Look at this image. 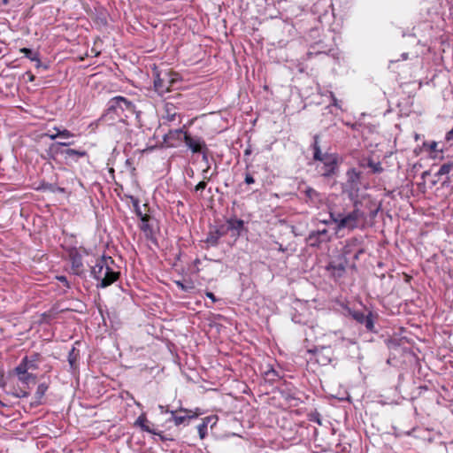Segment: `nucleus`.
Here are the masks:
<instances>
[{"label":"nucleus","mask_w":453,"mask_h":453,"mask_svg":"<svg viewBox=\"0 0 453 453\" xmlns=\"http://www.w3.org/2000/svg\"><path fill=\"white\" fill-rule=\"evenodd\" d=\"M57 279L59 281L63 282L65 285L66 288H70L69 282H68V280H67L65 276H57Z\"/></svg>","instance_id":"79ce46f5"},{"label":"nucleus","mask_w":453,"mask_h":453,"mask_svg":"<svg viewBox=\"0 0 453 453\" xmlns=\"http://www.w3.org/2000/svg\"><path fill=\"white\" fill-rule=\"evenodd\" d=\"M380 210V205H378L375 209L371 210L370 218L374 219L377 216V213Z\"/></svg>","instance_id":"a19ab883"},{"label":"nucleus","mask_w":453,"mask_h":453,"mask_svg":"<svg viewBox=\"0 0 453 453\" xmlns=\"http://www.w3.org/2000/svg\"><path fill=\"white\" fill-rule=\"evenodd\" d=\"M67 142V140H65V142Z\"/></svg>","instance_id":"4d7b16f0"},{"label":"nucleus","mask_w":453,"mask_h":453,"mask_svg":"<svg viewBox=\"0 0 453 453\" xmlns=\"http://www.w3.org/2000/svg\"><path fill=\"white\" fill-rule=\"evenodd\" d=\"M26 75H27V77H28V81H30V82L34 81H35V75H34L30 71H27V72L26 73Z\"/></svg>","instance_id":"49530a36"},{"label":"nucleus","mask_w":453,"mask_h":453,"mask_svg":"<svg viewBox=\"0 0 453 453\" xmlns=\"http://www.w3.org/2000/svg\"><path fill=\"white\" fill-rule=\"evenodd\" d=\"M224 226L226 227V234L229 231H232L233 235L239 236L244 228V221L236 218H231L226 220V223L224 224Z\"/></svg>","instance_id":"6ab92c4d"},{"label":"nucleus","mask_w":453,"mask_h":453,"mask_svg":"<svg viewBox=\"0 0 453 453\" xmlns=\"http://www.w3.org/2000/svg\"><path fill=\"white\" fill-rule=\"evenodd\" d=\"M307 351L313 356V358L311 357L310 360L314 359L320 365L325 366L332 362L333 351L329 347L314 348Z\"/></svg>","instance_id":"9b49d317"},{"label":"nucleus","mask_w":453,"mask_h":453,"mask_svg":"<svg viewBox=\"0 0 453 453\" xmlns=\"http://www.w3.org/2000/svg\"><path fill=\"white\" fill-rule=\"evenodd\" d=\"M174 283L178 288H180L184 292L190 293L195 289L194 282L190 279L183 280H175Z\"/></svg>","instance_id":"393cba45"},{"label":"nucleus","mask_w":453,"mask_h":453,"mask_svg":"<svg viewBox=\"0 0 453 453\" xmlns=\"http://www.w3.org/2000/svg\"><path fill=\"white\" fill-rule=\"evenodd\" d=\"M184 142L193 153H198L203 149H206V143L201 137H193L188 133L184 135Z\"/></svg>","instance_id":"2eb2a0df"},{"label":"nucleus","mask_w":453,"mask_h":453,"mask_svg":"<svg viewBox=\"0 0 453 453\" xmlns=\"http://www.w3.org/2000/svg\"><path fill=\"white\" fill-rule=\"evenodd\" d=\"M8 3H9V0H3L4 4H8Z\"/></svg>","instance_id":"6e6d98bb"},{"label":"nucleus","mask_w":453,"mask_h":453,"mask_svg":"<svg viewBox=\"0 0 453 453\" xmlns=\"http://www.w3.org/2000/svg\"><path fill=\"white\" fill-rule=\"evenodd\" d=\"M207 186L206 180L200 181L195 188L194 192L198 195L199 197H203V192Z\"/></svg>","instance_id":"2f4dec72"},{"label":"nucleus","mask_w":453,"mask_h":453,"mask_svg":"<svg viewBox=\"0 0 453 453\" xmlns=\"http://www.w3.org/2000/svg\"><path fill=\"white\" fill-rule=\"evenodd\" d=\"M79 356V350L73 347L68 353V362L70 364L71 368L75 369L77 367Z\"/></svg>","instance_id":"bb28decb"},{"label":"nucleus","mask_w":453,"mask_h":453,"mask_svg":"<svg viewBox=\"0 0 453 453\" xmlns=\"http://www.w3.org/2000/svg\"><path fill=\"white\" fill-rule=\"evenodd\" d=\"M367 167L372 169V173H381L383 172L380 162H374L372 158H367Z\"/></svg>","instance_id":"c756f323"},{"label":"nucleus","mask_w":453,"mask_h":453,"mask_svg":"<svg viewBox=\"0 0 453 453\" xmlns=\"http://www.w3.org/2000/svg\"><path fill=\"white\" fill-rule=\"evenodd\" d=\"M20 52L25 55L26 58H29L31 61L37 60L38 52H34L32 50L28 48L20 49Z\"/></svg>","instance_id":"7c9ffc66"},{"label":"nucleus","mask_w":453,"mask_h":453,"mask_svg":"<svg viewBox=\"0 0 453 453\" xmlns=\"http://www.w3.org/2000/svg\"><path fill=\"white\" fill-rule=\"evenodd\" d=\"M187 132H184L182 128L170 130L163 137L164 143L166 147H177L175 142L184 141V135Z\"/></svg>","instance_id":"4468645a"},{"label":"nucleus","mask_w":453,"mask_h":453,"mask_svg":"<svg viewBox=\"0 0 453 453\" xmlns=\"http://www.w3.org/2000/svg\"><path fill=\"white\" fill-rule=\"evenodd\" d=\"M133 205H134V209H139V206H140V205H139V201H138V199H134V200H133Z\"/></svg>","instance_id":"864d4df0"},{"label":"nucleus","mask_w":453,"mask_h":453,"mask_svg":"<svg viewBox=\"0 0 453 453\" xmlns=\"http://www.w3.org/2000/svg\"><path fill=\"white\" fill-rule=\"evenodd\" d=\"M306 203H310L313 206H319L322 203V196L319 192L311 187H307L304 190Z\"/></svg>","instance_id":"aec40b11"},{"label":"nucleus","mask_w":453,"mask_h":453,"mask_svg":"<svg viewBox=\"0 0 453 453\" xmlns=\"http://www.w3.org/2000/svg\"><path fill=\"white\" fill-rule=\"evenodd\" d=\"M54 130L56 131L55 134H46L50 139L56 140L57 138H71L74 136V134L70 132L68 129H60L58 127H54Z\"/></svg>","instance_id":"b1692460"},{"label":"nucleus","mask_w":453,"mask_h":453,"mask_svg":"<svg viewBox=\"0 0 453 453\" xmlns=\"http://www.w3.org/2000/svg\"><path fill=\"white\" fill-rule=\"evenodd\" d=\"M147 418L144 415H141L138 417V418L135 421V425L139 426L142 431L148 432L152 434H157V433L152 429L149 426L146 425Z\"/></svg>","instance_id":"a878e982"},{"label":"nucleus","mask_w":453,"mask_h":453,"mask_svg":"<svg viewBox=\"0 0 453 453\" xmlns=\"http://www.w3.org/2000/svg\"><path fill=\"white\" fill-rule=\"evenodd\" d=\"M349 265V261L337 256L326 265V270L329 273L331 278L334 280H338L345 275L346 268Z\"/></svg>","instance_id":"0eeeda50"},{"label":"nucleus","mask_w":453,"mask_h":453,"mask_svg":"<svg viewBox=\"0 0 453 453\" xmlns=\"http://www.w3.org/2000/svg\"><path fill=\"white\" fill-rule=\"evenodd\" d=\"M19 380H23V381H25V382H28L30 380H32L33 381H35V376H33L32 374H31V377H27V376H25V375H21V376H19Z\"/></svg>","instance_id":"37998d69"},{"label":"nucleus","mask_w":453,"mask_h":453,"mask_svg":"<svg viewBox=\"0 0 453 453\" xmlns=\"http://www.w3.org/2000/svg\"><path fill=\"white\" fill-rule=\"evenodd\" d=\"M37 357H38V354H35V358L33 360H30V361L27 360L28 369L35 368V365L34 363L36 361Z\"/></svg>","instance_id":"a18cd8bd"},{"label":"nucleus","mask_w":453,"mask_h":453,"mask_svg":"<svg viewBox=\"0 0 453 453\" xmlns=\"http://www.w3.org/2000/svg\"><path fill=\"white\" fill-rule=\"evenodd\" d=\"M245 183L247 184H253L255 182V179L250 173H246L245 175Z\"/></svg>","instance_id":"ea45409f"},{"label":"nucleus","mask_w":453,"mask_h":453,"mask_svg":"<svg viewBox=\"0 0 453 453\" xmlns=\"http://www.w3.org/2000/svg\"><path fill=\"white\" fill-rule=\"evenodd\" d=\"M141 229L145 233L146 236L152 235L153 234V227L150 224V221H142Z\"/></svg>","instance_id":"72a5a7b5"},{"label":"nucleus","mask_w":453,"mask_h":453,"mask_svg":"<svg viewBox=\"0 0 453 453\" xmlns=\"http://www.w3.org/2000/svg\"><path fill=\"white\" fill-rule=\"evenodd\" d=\"M319 161L323 164L320 170L321 176L329 178L338 173L340 161L337 154L326 152Z\"/></svg>","instance_id":"423d86ee"},{"label":"nucleus","mask_w":453,"mask_h":453,"mask_svg":"<svg viewBox=\"0 0 453 453\" xmlns=\"http://www.w3.org/2000/svg\"><path fill=\"white\" fill-rule=\"evenodd\" d=\"M359 165L364 168L367 167V159H362L359 163Z\"/></svg>","instance_id":"603ef678"},{"label":"nucleus","mask_w":453,"mask_h":453,"mask_svg":"<svg viewBox=\"0 0 453 453\" xmlns=\"http://www.w3.org/2000/svg\"><path fill=\"white\" fill-rule=\"evenodd\" d=\"M208 151H209V150L206 147V149H203V150L199 152V153L203 154V159L205 160V161H207V153H208Z\"/></svg>","instance_id":"de8ad7c7"},{"label":"nucleus","mask_w":453,"mask_h":453,"mask_svg":"<svg viewBox=\"0 0 453 453\" xmlns=\"http://www.w3.org/2000/svg\"><path fill=\"white\" fill-rule=\"evenodd\" d=\"M112 264L114 260L111 257L96 258L95 265L91 266V275L97 280L96 288H107L119 280L120 273L111 267Z\"/></svg>","instance_id":"f03ea898"},{"label":"nucleus","mask_w":453,"mask_h":453,"mask_svg":"<svg viewBox=\"0 0 453 453\" xmlns=\"http://www.w3.org/2000/svg\"><path fill=\"white\" fill-rule=\"evenodd\" d=\"M332 235L326 228L310 232L306 238V243L312 248H319L322 243L331 242Z\"/></svg>","instance_id":"1a4fd4ad"},{"label":"nucleus","mask_w":453,"mask_h":453,"mask_svg":"<svg viewBox=\"0 0 453 453\" xmlns=\"http://www.w3.org/2000/svg\"><path fill=\"white\" fill-rule=\"evenodd\" d=\"M48 384L46 383H41L38 385L37 389L35 394V402L31 403V406L36 407L40 404H42V399L44 396L46 391L48 390Z\"/></svg>","instance_id":"412c9836"},{"label":"nucleus","mask_w":453,"mask_h":453,"mask_svg":"<svg viewBox=\"0 0 453 453\" xmlns=\"http://www.w3.org/2000/svg\"><path fill=\"white\" fill-rule=\"evenodd\" d=\"M141 111H137L134 104L122 96L111 98L107 103V108L104 114V118L111 120L118 119L125 122L130 116L135 114L139 118Z\"/></svg>","instance_id":"f257e3e1"},{"label":"nucleus","mask_w":453,"mask_h":453,"mask_svg":"<svg viewBox=\"0 0 453 453\" xmlns=\"http://www.w3.org/2000/svg\"><path fill=\"white\" fill-rule=\"evenodd\" d=\"M346 177L347 180L342 188L344 192H348L349 196H352L359 190L361 172L357 171L355 168L349 169L346 173Z\"/></svg>","instance_id":"6e6552de"},{"label":"nucleus","mask_w":453,"mask_h":453,"mask_svg":"<svg viewBox=\"0 0 453 453\" xmlns=\"http://www.w3.org/2000/svg\"><path fill=\"white\" fill-rule=\"evenodd\" d=\"M207 427L208 426H206L205 423H201L197 426V430H198V434H199V437L201 439H204L206 434H207Z\"/></svg>","instance_id":"c9c22d12"},{"label":"nucleus","mask_w":453,"mask_h":453,"mask_svg":"<svg viewBox=\"0 0 453 453\" xmlns=\"http://www.w3.org/2000/svg\"><path fill=\"white\" fill-rule=\"evenodd\" d=\"M265 378L267 381L274 383L275 381L280 379V375L276 370H274L273 368H270L265 372Z\"/></svg>","instance_id":"cd10ccee"},{"label":"nucleus","mask_w":453,"mask_h":453,"mask_svg":"<svg viewBox=\"0 0 453 453\" xmlns=\"http://www.w3.org/2000/svg\"><path fill=\"white\" fill-rule=\"evenodd\" d=\"M205 296L210 298L213 303L217 302L218 299L216 298L215 295L212 292L207 291L205 293Z\"/></svg>","instance_id":"c03bdc74"},{"label":"nucleus","mask_w":453,"mask_h":453,"mask_svg":"<svg viewBox=\"0 0 453 453\" xmlns=\"http://www.w3.org/2000/svg\"><path fill=\"white\" fill-rule=\"evenodd\" d=\"M365 252L362 247L357 248V250L353 253V261L349 264V266L355 269L356 268V261L359 259V256Z\"/></svg>","instance_id":"f704fd0d"},{"label":"nucleus","mask_w":453,"mask_h":453,"mask_svg":"<svg viewBox=\"0 0 453 453\" xmlns=\"http://www.w3.org/2000/svg\"><path fill=\"white\" fill-rule=\"evenodd\" d=\"M217 417L215 416H208V417H205L203 419V423H205L206 426L210 425L211 424V426L212 427L216 423H217Z\"/></svg>","instance_id":"e433bc0d"},{"label":"nucleus","mask_w":453,"mask_h":453,"mask_svg":"<svg viewBox=\"0 0 453 453\" xmlns=\"http://www.w3.org/2000/svg\"><path fill=\"white\" fill-rule=\"evenodd\" d=\"M321 222L325 225H328L330 223H334V221L331 220V217L329 216V219L321 220Z\"/></svg>","instance_id":"5fc2aeb1"},{"label":"nucleus","mask_w":453,"mask_h":453,"mask_svg":"<svg viewBox=\"0 0 453 453\" xmlns=\"http://www.w3.org/2000/svg\"><path fill=\"white\" fill-rule=\"evenodd\" d=\"M165 411L171 413L172 417L170 420L173 421L175 426L188 424L192 418H195L200 415L199 412L183 408H180L178 411L165 410Z\"/></svg>","instance_id":"9d476101"},{"label":"nucleus","mask_w":453,"mask_h":453,"mask_svg":"<svg viewBox=\"0 0 453 453\" xmlns=\"http://www.w3.org/2000/svg\"><path fill=\"white\" fill-rule=\"evenodd\" d=\"M348 313L357 323L364 325L368 332L377 333L375 329V321L378 319V314L373 313L372 311L366 308L364 311L349 308Z\"/></svg>","instance_id":"39448f33"},{"label":"nucleus","mask_w":453,"mask_h":453,"mask_svg":"<svg viewBox=\"0 0 453 453\" xmlns=\"http://www.w3.org/2000/svg\"><path fill=\"white\" fill-rule=\"evenodd\" d=\"M453 167V163H446L441 165L437 174L438 175H444L449 173Z\"/></svg>","instance_id":"473e14b6"},{"label":"nucleus","mask_w":453,"mask_h":453,"mask_svg":"<svg viewBox=\"0 0 453 453\" xmlns=\"http://www.w3.org/2000/svg\"><path fill=\"white\" fill-rule=\"evenodd\" d=\"M430 150H433V151H436L437 150V142H432L430 146H429Z\"/></svg>","instance_id":"09e8293b"},{"label":"nucleus","mask_w":453,"mask_h":453,"mask_svg":"<svg viewBox=\"0 0 453 453\" xmlns=\"http://www.w3.org/2000/svg\"><path fill=\"white\" fill-rule=\"evenodd\" d=\"M36 64H35V67L36 68H39L42 66V62L40 60V58H39V54L37 55V60H34Z\"/></svg>","instance_id":"3c124183"},{"label":"nucleus","mask_w":453,"mask_h":453,"mask_svg":"<svg viewBox=\"0 0 453 453\" xmlns=\"http://www.w3.org/2000/svg\"><path fill=\"white\" fill-rule=\"evenodd\" d=\"M252 152L251 146L249 145L247 149L244 150V156H250Z\"/></svg>","instance_id":"8fccbe9b"},{"label":"nucleus","mask_w":453,"mask_h":453,"mask_svg":"<svg viewBox=\"0 0 453 453\" xmlns=\"http://www.w3.org/2000/svg\"><path fill=\"white\" fill-rule=\"evenodd\" d=\"M360 247H362L360 240L357 237H352L346 241L342 253L338 257H344L347 261H349V256L353 255L357 249Z\"/></svg>","instance_id":"f3484780"},{"label":"nucleus","mask_w":453,"mask_h":453,"mask_svg":"<svg viewBox=\"0 0 453 453\" xmlns=\"http://www.w3.org/2000/svg\"><path fill=\"white\" fill-rule=\"evenodd\" d=\"M226 234V227L224 225H220L219 226L214 227L213 229H211L208 236L206 238V242L211 244V246H216L219 243V240L225 236Z\"/></svg>","instance_id":"a211bd4d"},{"label":"nucleus","mask_w":453,"mask_h":453,"mask_svg":"<svg viewBox=\"0 0 453 453\" xmlns=\"http://www.w3.org/2000/svg\"><path fill=\"white\" fill-rule=\"evenodd\" d=\"M357 202H355L354 209L347 214L330 211L331 220L335 224L336 232L343 229L353 231L359 227V222L361 219H365V215L364 211L357 207Z\"/></svg>","instance_id":"7ed1b4c3"},{"label":"nucleus","mask_w":453,"mask_h":453,"mask_svg":"<svg viewBox=\"0 0 453 453\" xmlns=\"http://www.w3.org/2000/svg\"><path fill=\"white\" fill-rule=\"evenodd\" d=\"M84 157H88L87 150L67 148L65 155L63 157V161L65 165H70L72 164L78 163L81 158Z\"/></svg>","instance_id":"ddd939ff"},{"label":"nucleus","mask_w":453,"mask_h":453,"mask_svg":"<svg viewBox=\"0 0 453 453\" xmlns=\"http://www.w3.org/2000/svg\"><path fill=\"white\" fill-rule=\"evenodd\" d=\"M72 271L75 275L83 276L85 270L82 263V256L76 250H73L69 254Z\"/></svg>","instance_id":"dca6fc26"},{"label":"nucleus","mask_w":453,"mask_h":453,"mask_svg":"<svg viewBox=\"0 0 453 453\" xmlns=\"http://www.w3.org/2000/svg\"><path fill=\"white\" fill-rule=\"evenodd\" d=\"M181 81L180 76L177 73L165 71L156 72L154 78V89L155 91L163 96L166 92L179 88L178 83Z\"/></svg>","instance_id":"20e7f679"},{"label":"nucleus","mask_w":453,"mask_h":453,"mask_svg":"<svg viewBox=\"0 0 453 453\" xmlns=\"http://www.w3.org/2000/svg\"><path fill=\"white\" fill-rule=\"evenodd\" d=\"M209 170H210V166H207V168L203 171V180L209 181L211 179L213 174L208 176L209 175V173H208Z\"/></svg>","instance_id":"58836bf2"},{"label":"nucleus","mask_w":453,"mask_h":453,"mask_svg":"<svg viewBox=\"0 0 453 453\" xmlns=\"http://www.w3.org/2000/svg\"><path fill=\"white\" fill-rule=\"evenodd\" d=\"M73 144V142H53L51 143L48 150H46V158L49 160L58 161V157H61L62 158L65 155L66 149L65 147H69L70 145Z\"/></svg>","instance_id":"f8f14e48"},{"label":"nucleus","mask_w":453,"mask_h":453,"mask_svg":"<svg viewBox=\"0 0 453 453\" xmlns=\"http://www.w3.org/2000/svg\"><path fill=\"white\" fill-rule=\"evenodd\" d=\"M134 210H135V212H136L137 216L140 218L141 221L147 222V221L150 220V216L148 215V214H143L142 212L140 207H139V209H134Z\"/></svg>","instance_id":"4c0bfd02"},{"label":"nucleus","mask_w":453,"mask_h":453,"mask_svg":"<svg viewBox=\"0 0 453 453\" xmlns=\"http://www.w3.org/2000/svg\"><path fill=\"white\" fill-rule=\"evenodd\" d=\"M28 364H27V357H26L22 362L16 367L17 373L21 376L25 375L27 377H31V373H27Z\"/></svg>","instance_id":"c85d7f7f"},{"label":"nucleus","mask_w":453,"mask_h":453,"mask_svg":"<svg viewBox=\"0 0 453 453\" xmlns=\"http://www.w3.org/2000/svg\"><path fill=\"white\" fill-rule=\"evenodd\" d=\"M165 115L163 118L169 122L174 121L177 116L176 107L173 103L166 102L164 105Z\"/></svg>","instance_id":"4be33fe9"},{"label":"nucleus","mask_w":453,"mask_h":453,"mask_svg":"<svg viewBox=\"0 0 453 453\" xmlns=\"http://www.w3.org/2000/svg\"><path fill=\"white\" fill-rule=\"evenodd\" d=\"M319 140H320L319 134H315L313 136V143L311 145V148L313 150L312 158L314 161H319V159H322L323 155H325V153H322V151H321Z\"/></svg>","instance_id":"5701e85b"}]
</instances>
